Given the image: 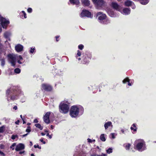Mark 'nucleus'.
Instances as JSON below:
<instances>
[{
  "label": "nucleus",
  "mask_w": 156,
  "mask_h": 156,
  "mask_svg": "<svg viewBox=\"0 0 156 156\" xmlns=\"http://www.w3.org/2000/svg\"><path fill=\"white\" fill-rule=\"evenodd\" d=\"M20 93V94H22V93L20 90H18V92L14 90L13 88H11L7 90L6 92V96L8 101H10L11 100L13 101L17 99L18 98V93Z\"/></svg>",
  "instance_id": "obj_1"
},
{
  "label": "nucleus",
  "mask_w": 156,
  "mask_h": 156,
  "mask_svg": "<svg viewBox=\"0 0 156 156\" xmlns=\"http://www.w3.org/2000/svg\"><path fill=\"white\" fill-rule=\"evenodd\" d=\"M83 112V108L81 106H73L70 111V115L73 118L77 117L79 115H81Z\"/></svg>",
  "instance_id": "obj_2"
},
{
  "label": "nucleus",
  "mask_w": 156,
  "mask_h": 156,
  "mask_svg": "<svg viewBox=\"0 0 156 156\" xmlns=\"http://www.w3.org/2000/svg\"><path fill=\"white\" fill-rule=\"evenodd\" d=\"M134 148L139 151H142L146 149V144L142 139L136 140L134 142Z\"/></svg>",
  "instance_id": "obj_3"
},
{
  "label": "nucleus",
  "mask_w": 156,
  "mask_h": 156,
  "mask_svg": "<svg viewBox=\"0 0 156 156\" xmlns=\"http://www.w3.org/2000/svg\"><path fill=\"white\" fill-rule=\"evenodd\" d=\"M59 111L62 113L64 114L67 113L69 109V106L67 104L64 103H61L59 105Z\"/></svg>",
  "instance_id": "obj_4"
},
{
  "label": "nucleus",
  "mask_w": 156,
  "mask_h": 156,
  "mask_svg": "<svg viewBox=\"0 0 156 156\" xmlns=\"http://www.w3.org/2000/svg\"><path fill=\"white\" fill-rule=\"evenodd\" d=\"M97 8L99 9L104 5L105 2L104 0H92Z\"/></svg>",
  "instance_id": "obj_5"
},
{
  "label": "nucleus",
  "mask_w": 156,
  "mask_h": 156,
  "mask_svg": "<svg viewBox=\"0 0 156 156\" xmlns=\"http://www.w3.org/2000/svg\"><path fill=\"white\" fill-rule=\"evenodd\" d=\"M80 16L82 17L86 16L91 18L93 17V15L91 14V12L88 10L85 9L82 10L80 14Z\"/></svg>",
  "instance_id": "obj_6"
},
{
  "label": "nucleus",
  "mask_w": 156,
  "mask_h": 156,
  "mask_svg": "<svg viewBox=\"0 0 156 156\" xmlns=\"http://www.w3.org/2000/svg\"><path fill=\"white\" fill-rule=\"evenodd\" d=\"M8 57L9 62L11 64L12 66H15L16 62V56L14 55L9 54L8 55Z\"/></svg>",
  "instance_id": "obj_7"
},
{
  "label": "nucleus",
  "mask_w": 156,
  "mask_h": 156,
  "mask_svg": "<svg viewBox=\"0 0 156 156\" xmlns=\"http://www.w3.org/2000/svg\"><path fill=\"white\" fill-rule=\"evenodd\" d=\"M95 15L96 18L98 20H105L106 18V15L101 12L97 13Z\"/></svg>",
  "instance_id": "obj_8"
},
{
  "label": "nucleus",
  "mask_w": 156,
  "mask_h": 156,
  "mask_svg": "<svg viewBox=\"0 0 156 156\" xmlns=\"http://www.w3.org/2000/svg\"><path fill=\"white\" fill-rule=\"evenodd\" d=\"M42 89L47 90L51 91L52 89V87L49 84H43L42 85Z\"/></svg>",
  "instance_id": "obj_9"
},
{
  "label": "nucleus",
  "mask_w": 156,
  "mask_h": 156,
  "mask_svg": "<svg viewBox=\"0 0 156 156\" xmlns=\"http://www.w3.org/2000/svg\"><path fill=\"white\" fill-rule=\"evenodd\" d=\"M50 114V112H47L45 114L43 117L44 121L46 123L48 124L49 123L50 120L49 117Z\"/></svg>",
  "instance_id": "obj_10"
},
{
  "label": "nucleus",
  "mask_w": 156,
  "mask_h": 156,
  "mask_svg": "<svg viewBox=\"0 0 156 156\" xmlns=\"http://www.w3.org/2000/svg\"><path fill=\"white\" fill-rule=\"evenodd\" d=\"M24 148V145L22 143H20L16 146L15 150L16 151H19L23 150Z\"/></svg>",
  "instance_id": "obj_11"
},
{
  "label": "nucleus",
  "mask_w": 156,
  "mask_h": 156,
  "mask_svg": "<svg viewBox=\"0 0 156 156\" xmlns=\"http://www.w3.org/2000/svg\"><path fill=\"white\" fill-rule=\"evenodd\" d=\"M1 24L4 29H6L9 23L8 20H1Z\"/></svg>",
  "instance_id": "obj_12"
},
{
  "label": "nucleus",
  "mask_w": 156,
  "mask_h": 156,
  "mask_svg": "<svg viewBox=\"0 0 156 156\" xmlns=\"http://www.w3.org/2000/svg\"><path fill=\"white\" fill-rule=\"evenodd\" d=\"M15 48L17 52H20L22 51L23 46L20 44H18L15 46Z\"/></svg>",
  "instance_id": "obj_13"
},
{
  "label": "nucleus",
  "mask_w": 156,
  "mask_h": 156,
  "mask_svg": "<svg viewBox=\"0 0 156 156\" xmlns=\"http://www.w3.org/2000/svg\"><path fill=\"white\" fill-rule=\"evenodd\" d=\"M112 7L114 9L117 10L119 11L120 9V7L117 4V3L115 2H112Z\"/></svg>",
  "instance_id": "obj_14"
},
{
  "label": "nucleus",
  "mask_w": 156,
  "mask_h": 156,
  "mask_svg": "<svg viewBox=\"0 0 156 156\" xmlns=\"http://www.w3.org/2000/svg\"><path fill=\"white\" fill-rule=\"evenodd\" d=\"M111 126L112 127V123L110 121L108 122L105 123L104 124V127L105 129H107L109 127Z\"/></svg>",
  "instance_id": "obj_15"
},
{
  "label": "nucleus",
  "mask_w": 156,
  "mask_h": 156,
  "mask_svg": "<svg viewBox=\"0 0 156 156\" xmlns=\"http://www.w3.org/2000/svg\"><path fill=\"white\" fill-rule=\"evenodd\" d=\"M130 10L129 9L125 8L122 10V13L125 15H128L130 13Z\"/></svg>",
  "instance_id": "obj_16"
},
{
  "label": "nucleus",
  "mask_w": 156,
  "mask_h": 156,
  "mask_svg": "<svg viewBox=\"0 0 156 156\" xmlns=\"http://www.w3.org/2000/svg\"><path fill=\"white\" fill-rule=\"evenodd\" d=\"M11 35V33L10 32L8 31H6L5 32L4 34V37L6 38L9 39V40H10L9 38Z\"/></svg>",
  "instance_id": "obj_17"
},
{
  "label": "nucleus",
  "mask_w": 156,
  "mask_h": 156,
  "mask_svg": "<svg viewBox=\"0 0 156 156\" xmlns=\"http://www.w3.org/2000/svg\"><path fill=\"white\" fill-rule=\"evenodd\" d=\"M82 2L84 5L88 6L90 5V1L89 0H82Z\"/></svg>",
  "instance_id": "obj_18"
},
{
  "label": "nucleus",
  "mask_w": 156,
  "mask_h": 156,
  "mask_svg": "<svg viewBox=\"0 0 156 156\" xmlns=\"http://www.w3.org/2000/svg\"><path fill=\"white\" fill-rule=\"evenodd\" d=\"M70 3L73 5H78L80 3L78 0H70Z\"/></svg>",
  "instance_id": "obj_19"
},
{
  "label": "nucleus",
  "mask_w": 156,
  "mask_h": 156,
  "mask_svg": "<svg viewBox=\"0 0 156 156\" xmlns=\"http://www.w3.org/2000/svg\"><path fill=\"white\" fill-rule=\"evenodd\" d=\"M133 2L130 0H127L125 3V5L126 6H129L132 5Z\"/></svg>",
  "instance_id": "obj_20"
},
{
  "label": "nucleus",
  "mask_w": 156,
  "mask_h": 156,
  "mask_svg": "<svg viewBox=\"0 0 156 156\" xmlns=\"http://www.w3.org/2000/svg\"><path fill=\"white\" fill-rule=\"evenodd\" d=\"M109 20H99V22L103 24H106L108 23L109 22Z\"/></svg>",
  "instance_id": "obj_21"
},
{
  "label": "nucleus",
  "mask_w": 156,
  "mask_h": 156,
  "mask_svg": "<svg viewBox=\"0 0 156 156\" xmlns=\"http://www.w3.org/2000/svg\"><path fill=\"white\" fill-rule=\"evenodd\" d=\"M149 0H142L140 1V3L142 5H145L148 3Z\"/></svg>",
  "instance_id": "obj_22"
},
{
  "label": "nucleus",
  "mask_w": 156,
  "mask_h": 156,
  "mask_svg": "<svg viewBox=\"0 0 156 156\" xmlns=\"http://www.w3.org/2000/svg\"><path fill=\"white\" fill-rule=\"evenodd\" d=\"M35 126L36 127L39 129L40 130H42L43 129V127L41 126L40 124H36Z\"/></svg>",
  "instance_id": "obj_23"
},
{
  "label": "nucleus",
  "mask_w": 156,
  "mask_h": 156,
  "mask_svg": "<svg viewBox=\"0 0 156 156\" xmlns=\"http://www.w3.org/2000/svg\"><path fill=\"white\" fill-rule=\"evenodd\" d=\"M100 139L103 141H105L106 140L105 137V135L104 134H101L100 136Z\"/></svg>",
  "instance_id": "obj_24"
},
{
  "label": "nucleus",
  "mask_w": 156,
  "mask_h": 156,
  "mask_svg": "<svg viewBox=\"0 0 156 156\" xmlns=\"http://www.w3.org/2000/svg\"><path fill=\"white\" fill-rule=\"evenodd\" d=\"M16 143H13L10 147V148L12 150H14L15 149V147H16Z\"/></svg>",
  "instance_id": "obj_25"
},
{
  "label": "nucleus",
  "mask_w": 156,
  "mask_h": 156,
  "mask_svg": "<svg viewBox=\"0 0 156 156\" xmlns=\"http://www.w3.org/2000/svg\"><path fill=\"white\" fill-rule=\"evenodd\" d=\"M5 128V126H2L0 127V133H2L4 132Z\"/></svg>",
  "instance_id": "obj_26"
},
{
  "label": "nucleus",
  "mask_w": 156,
  "mask_h": 156,
  "mask_svg": "<svg viewBox=\"0 0 156 156\" xmlns=\"http://www.w3.org/2000/svg\"><path fill=\"white\" fill-rule=\"evenodd\" d=\"M106 152L108 154H110L112 152V148H109L106 150Z\"/></svg>",
  "instance_id": "obj_27"
},
{
  "label": "nucleus",
  "mask_w": 156,
  "mask_h": 156,
  "mask_svg": "<svg viewBox=\"0 0 156 156\" xmlns=\"http://www.w3.org/2000/svg\"><path fill=\"white\" fill-rule=\"evenodd\" d=\"M131 145L129 144H126L125 145V147L126 150H129L130 148Z\"/></svg>",
  "instance_id": "obj_28"
},
{
  "label": "nucleus",
  "mask_w": 156,
  "mask_h": 156,
  "mask_svg": "<svg viewBox=\"0 0 156 156\" xmlns=\"http://www.w3.org/2000/svg\"><path fill=\"white\" fill-rule=\"evenodd\" d=\"M18 138V136L17 135H12V136L11 137V138L12 140H13L15 139L16 138Z\"/></svg>",
  "instance_id": "obj_29"
},
{
  "label": "nucleus",
  "mask_w": 156,
  "mask_h": 156,
  "mask_svg": "<svg viewBox=\"0 0 156 156\" xmlns=\"http://www.w3.org/2000/svg\"><path fill=\"white\" fill-rule=\"evenodd\" d=\"M14 72L16 73H19L20 72V70L19 68H16L15 69Z\"/></svg>",
  "instance_id": "obj_30"
},
{
  "label": "nucleus",
  "mask_w": 156,
  "mask_h": 156,
  "mask_svg": "<svg viewBox=\"0 0 156 156\" xmlns=\"http://www.w3.org/2000/svg\"><path fill=\"white\" fill-rule=\"evenodd\" d=\"M3 49L4 47L3 45L1 44H0V53L2 52Z\"/></svg>",
  "instance_id": "obj_31"
},
{
  "label": "nucleus",
  "mask_w": 156,
  "mask_h": 156,
  "mask_svg": "<svg viewBox=\"0 0 156 156\" xmlns=\"http://www.w3.org/2000/svg\"><path fill=\"white\" fill-rule=\"evenodd\" d=\"M122 82L123 83H126L127 82H129V80L128 78H126L124 79Z\"/></svg>",
  "instance_id": "obj_32"
},
{
  "label": "nucleus",
  "mask_w": 156,
  "mask_h": 156,
  "mask_svg": "<svg viewBox=\"0 0 156 156\" xmlns=\"http://www.w3.org/2000/svg\"><path fill=\"white\" fill-rule=\"evenodd\" d=\"M131 126H133L134 128V132H136V131L137 127L136 126V124H133Z\"/></svg>",
  "instance_id": "obj_33"
},
{
  "label": "nucleus",
  "mask_w": 156,
  "mask_h": 156,
  "mask_svg": "<svg viewBox=\"0 0 156 156\" xmlns=\"http://www.w3.org/2000/svg\"><path fill=\"white\" fill-rule=\"evenodd\" d=\"M35 48H31L30 50V52L31 53H33L34 51Z\"/></svg>",
  "instance_id": "obj_34"
},
{
  "label": "nucleus",
  "mask_w": 156,
  "mask_h": 156,
  "mask_svg": "<svg viewBox=\"0 0 156 156\" xmlns=\"http://www.w3.org/2000/svg\"><path fill=\"white\" fill-rule=\"evenodd\" d=\"M83 45L82 44H80L78 46V48L79 49L82 50L83 48Z\"/></svg>",
  "instance_id": "obj_35"
},
{
  "label": "nucleus",
  "mask_w": 156,
  "mask_h": 156,
  "mask_svg": "<svg viewBox=\"0 0 156 156\" xmlns=\"http://www.w3.org/2000/svg\"><path fill=\"white\" fill-rule=\"evenodd\" d=\"M87 140L88 142L89 143H92V142H94L95 141V140H91L89 138H88Z\"/></svg>",
  "instance_id": "obj_36"
},
{
  "label": "nucleus",
  "mask_w": 156,
  "mask_h": 156,
  "mask_svg": "<svg viewBox=\"0 0 156 156\" xmlns=\"http://www.w3.org/2000/svg\"><path fill=\"white\" fill-rule=\"evenodd\" d=\"M115 134L114 133H111L110 135V136L112 138L114 139L115 138Z\"/></svg>",
  "instance_id": "obj_37"
},
{
  "label": "nucleus",
  "mask_w": 156,
  "mask_h": 156,
  "mask_svg": "<svg viewBox=\"0 0 156 156\" xmlns=\"http://www.w3.org/2000/svg\"><path fill=\"white\" fill-rule=\"evenodd\" d=\"M89 61L88 59L87 60V59L86 58L84 59V62L83 63L84 64H87L88 62Z\"/></svg>",
  "instance_id": "obj_38"
},
{
  "label": "nucleus",
  "mask_w": 156,
  "mask_h": 156,
  "mask_svg": "<svg viewBox=\"0 0 156 156\" xmlns=\"http://www.w3.org/2000/svg\"><path fill=\"white\" fill-rule=\"evenodd\" d=\"M77 55L78 56H80V55H81V52H80V51H79V50H78L77 51Z\"/></svg>",
  "instance_id": "obj_39"
},
{
  "label": "nucleus",
  "mask_w": 156,
  "mask_h": 156,
  "mask_svg": "<svg viewBox=\"0 0 156 156\" xmlns=\"http://www.w3.org/2000/svg\"><path fill=\"white\" fill-rule=\"evenodd\" d=\"M17 59H18V60H22V61L23 60V58L21 55H19L18 57V58H17Z\"/></svg>",
  "instance_id": "obj_40"
},
{
  "label": "nucleus",
  "mask_w": 156,
  "mask_h": 156,
  "mask_svg": "<svg viewBox=\"0 0 156 156\" xmlns=\"http://www.w3.org/2000/svg\"><path fill=\"white\" fill-rule=\"evenodd\" d=\"M26 132H30V127H28L27 129L26 130Z\"/></svg>",
  "instance_id": "obj_41"
},
{
  "label": "nucleus",
  "mask_w": 156,
  "mask_h": 156,
  "mask_svg": "<svg viewBox=\"0 0 156 156\" xmlns=\"http://www.w3.org/2000/svg\"><path fill=\"white\" fill-rule=\"evenodd\" d=\"M0 155L1 156H5V154L4 153L0 151Z\"/></svg>",
  "instance_id": "obj_42"
},
{
  "label": "nucleus",
  "mask_w": 156,
  "mask_h": 156,
  "mask_svg": "<svg viewBox=\"0 0 156 156\" xmlns=\"http://www.w3.org/2000/svg\"><path fill=\"white\" fill-rule=\"evenodd\" d=\"M34 147L35 148H38L40 149H41V147H40L38 145H34Z\"/></svg>",
  "instance_id": "obj_43"
},
{
  "label": "nucleus",
  "mask_w": 156,
  "mask_h": 156,
  "mask_svg": "<svg viewBox=\"0 0 156 156\" xmlns=\"http://www.w3.org/2000/svg\"><path fill=\"white\" fill-rule=\"evenodd\" d=\"M27 11L29 13L31 12L32 11V9L31 8H28L27 9Z\"/></svg>",
  "instance_id": "obj_44"
},
{
  "label": "nucleus",
  "mask_w": 156,
  "mask_h": 156,
  "mask_svg": "<svg viewBox=\"0 0 156 156\" xmlns=\"http://www.w3.org/2000/svg\"><path fill=\"white\" fill-rule=\"evenodd\" d=\"M22 13H23V15H24V18H27V16H26V13H25L24 11H22Z\"/></svg>",
  "instance_id": "obj_45"
},
{
  "label": "nucleus",
  "mask_w": 156,
  "mask_h": 156,
  "mask_svg": "<svg viewBox=\"0 0 156 156\" xmlns=\"http://www.w3.org/2000/svg\"><path fill=\"white\" fill-rule=\"evenodd\" d=\"M21 61H22V60H18V62L20 64H21L23 63V62H21Z\"/></svg>",
  "instance_id": "obj_46"
},
{
  "label": "nucleus",
  "mask_w": 156,
  "mask_h": 156,
  "mask_svg": "<svg viewBox=\"0 0 156 156\" xmlns=\"http://www.w3.org/2000/svg\"><path fill=\"white\" fill-rule=\"evenodd\" d=\"M46 136H48V137H49V138L50 139H51L52 137V136H51V135H49V134L48 133L47 134H46Z\"/></svg>",
  "instance_id": "obj_47"
},
{
  "label": "nucleus",
  "mask_w": 156,
  "mask_h": 156,
  "mask_svg": "<svg viewBox=\"0 0 156 156\" xmlns=\"http://www.w3.org/2000/svg\"><path fill=\"white\" fill-rule=\"evenodd\" d=\"M20 122V121L19 120H18L17 121H16L15 122V123L17 125H18L19 124V123Z\"/></svg>",
  "instance_id": "obj_48"
},
{
  "label": "nucleus",
  "mask_w": 156,
  "mask_h": 156,
  "mask_svg": "<svg viewBox=\"0 0 156 156\" xmlns=\"http://www.w3.org/2000/svg\"><path fill=\"white\" fill-rule=\"evenodd\" d=\"M98 156H107V155L106 154H102L101 155H98Z\"/></svg>",
  "instance_id": "obj_49"
},
{
  "label": "nucleus",
  "mask_w": 156,
  "mask_h": 156,
  "mask_svg": "<svg viewBox=\"0 0 156 156\" xmlns=\"http://www.w3.org/2000/svg\"><path fill=\"white\" fill-rule=\"evenodd\" d=\"M34 123H37L38 122V121L37 119H35L34 120Z\"/></svg>",
  "instance_id": "obj_50"
},
{
  "label": "nucleus",
  "mask_w": 156,
  "mask_h": 156,
  "mask_svg": "<svg viewBox=\"0 0 156 156\" xmlns=\"http://www.w3.org/2000/svg\"><path fill=\"white\" fill-rule=\"evenodd\" d=\"M13 108L15 110H16V109H17V107L16 106H15Z\"/></svg>",
  "instance_id": "obj_51"
},
{
  "label": "nucleus",
  "mask_w": 156,
  "mask_h": 156,
  "mask_svg": "<svg viewBox=\"0 0 156 156\" xmlns=\"http://www.w3.org/2000/svg\"><path fill=\"white\" fill-rule=\"evenodd\" d=\"M0 20H5L4 18L2 17L0 14Z\"/></svg>",
  "instance_id": "obj_52"
},
{
  "label": "nucleus",
  "mask_w": 156,
  "mask_h": 156,
  "mask_svg": "<svg viewBox=\"0 0 156 156\" xmlns=\"http://www.w3.org/2000/svg\"><path fill=\"white\" fill-rule=\"evenodd\" d=\"M4 146L2 145H1L0 146V148L1 149H3V148H4Z\"/></svg>",
  "instance_id": "obj_53"
},
{
  "label": "nucleus",
  "mask_w": 156,
  "mask_h": 156,
  "mask_svg": "<svg viewBox=\"0 0 156 156\" xmlns=\"http://www.w3.org/2000/svg\"><path fill=\"white\" fill-rule=\"evenodd\" d=\"M98 155L96 154H91L90 156H98Z\"/></svg>",
  "instance_id": "obj_54"
},
{
  "label": "nucleus",
  "mask_w": 156,
  "mask_h": 156,
  "mask_svg": "<svg viewBox=\"0 0 156 156\" xmlns=\"http://www.w3.org/2000/svg\"><path fill=\"white\" fill-rule=\"evenodd\" d=\"M24 152V151H21L20 152L19 154H22Z\"/></svg>",
  "instance_id": "obj_55"
},
{
  "label": "nucleus",
  "mask_w": 156,
  "mask_h": 156,
  "mask_svg": "<svg viewBox=\"0 0 156 156\" xmlns=\"http://www.w3.org/2000/svg\"><path fill=\"white\" fill-rule=\"evenodd\" d=\"M40 141L42 142L44 140H43V138H41L40 140Z\"/></svg>",
  "instance_id": "obj_56"
},
{
  "label": "nucleus",
  "mask_w": 156,
  "mask_h": 156,
  "mask_svg": "<svg viewBox=\"0 0 156 156\" xmlns=\"http://www.w3.org/2000/svg\"><path fill=\"white\" fill-rule=\"evenodd\" d=\"M132 5V8L133 9H135V5Z\"/></svg>",
  "instance_id": "obj_57"
},
{
  "label": "nucleus",
  "mask_w": 156,
  "mask_h": 156,
  "mask_svg": "<svg viewBox=\"0 0 156 156\" xmlns=\"http://www.w3.org/2000/svg\"><path fill=\"white\" fill-rule=\"evenodd\" d=\"M134 128L133 127V126H131L130 128V129H131L132 130H133V131H134Z\"/></svg>",
  "instance_id": "obj_58"
},
{
  "label": "nucleus",
  "mask_w": 156,
  "mask_h": 156,
  "mask_svg": "<svg viewBox=\"0 0 156 156\" xmlns=\"http://www.w3.org/2000/svg\"><path fill=\"white\" fill-rule=\"evenodd\" d=\"M121 131L122 132V133H124V130L123 129H122L121 130Z\"/></svg>",
  "instance_id": "obj_59"
},
{
  "label": "nucleus",
  "mask_w": 156,
  "mask_h": 156,
  "mask_svg": "<svg viewBox=\"0 0 156 156\" xmlns=\"http://www.w3.org/2000/svg\"><path fill=\"white\" fill-rule=\"evenodd\" d=\"M2 32V28L0 25V33H1Z\"/></svg>",
  "instance_id": "obj_60"
},
{
  "label": "nucleus",
  "mask_w": 156,
  "mask_h": 156,
  "mask_svg": "<svg viewBox=\"0 0 156 156\" xmlns=\"http://www.w3.org/2000/svg\"><path fill=\"white\" fill-rule=\"evenodd\" d=\"M59 37V36H56V37H55L56 38V40L57 41H58V40L57 39V38H58Z\"/></svg>",
  "instance_id": "obj_61"
},
{
  "label": "nucleus",
  "mask_w": 156,
  "mask_h": 156,
  "mask_svg": "<svg viewBox=\"0 0 156 156\" xmlns=\"http://www.w3.org/2000/svg\"><path fill=\"white\" fill-rule=\"evenodd\" d=\"M41 135L42 136H43L45 135V133H41Z\"/></svg>",
  "instance_id": "obj_62"
},
{
  "label": "nucleus",
  "mask_w": 156,
  "mask_h": 156,
  "mask_svg": "<svg viewBox=\"0 0 156 156\" xmlns=\"http://www.w3.org/2000/svg\"><path fill=\"white\" fill-rule=\"evenodd\" d=\"M2 64L3 66L4 65V61H2Z\"/></svg>",
  "instance_id": "obj_63"
},
{
  "label": "nucleus",
  "mask_w": 156,
  "mask_h": 156,
  "mask_svg": "<svg viewBox=\"0 0 156 156\" xmlns=\"http://www.w3.org/2000/svg\"><path fill=\"white\" fill-rule=\"evenodd\" d=\"M51 128L52 129H53L54 128V126H52V125H51Z\"/></svg>",
  "instance_id": "obj_64"
}]
</instances>
